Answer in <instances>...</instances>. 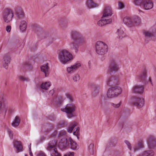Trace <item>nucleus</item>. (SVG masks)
<instances>
[{
	"label": "nucleus",
	"mask_w": 156,
	"mask_h": 156,
	"mask_svg": "<svg viewBox=\"0 0 156 156\" xmlns=\"http://www.w3.org/2000/svg\"><path fill=\"white\" fill-rule=\"evenodd\" d=\"M17 17V21L18 23L20 22V30L22 32L25 31L27 26V24L25 21L23 20H20L24 17V13L23 11L20 9H17L16 12Z\"/></svg>",
	"instance_id": "f257e3e1"
},
{
	"label": "nucleus",
	"mask_w": 156,
	"mask_h": 156,
	"mask_svg": "<svg viewBox=\"0 0 156 156\" xmlns=\"http://www.w3.org/2000/svg\"><path fill=\"white\" fill-rule=\"evenodd\" d=\"M133 2L136 5L141 6L146 10H150L154 6L153 0H133Z\"/></svg>",
	"instance_id": "f03ea898"
},
{
	"label": "nucleus",
	"mask_w": 156,
	"mask_h": 156,
	"mask_svg": "<svg viewBox=\"0 0 156 156\" xmlns=\"http://www.w3.org/2000/svg\"><path fill=\"white\" fill-rule=\"evenodd\" d=\"M58 58L60 62L63 64H65L73 59V55L68 51L63 50L58 54Z\"/></svg>",
	"instance_id": "7ed1b4c3"
},
{
	"label": "nucleus",
	"mask_w": 156,
	"mask_h": 156,
	"mask_svg": "<svg viewBox=\"0 0 156 156\" xmlns=\"http://www.w3.org/2000/svg\"><path fill=\"white\" fill-rule=\"evenodd\" d=\"M77 107L76 105L73 103L67 104L64 107L61 109V111L66 113L67 116L70 118L75 116V112Z\"/></svg>",
	"instance_id": "20e7f679"
},
{
	"label": "nucleus",
	"mask_w": 156,
	"mask_h": 156,
	"mask_svg": "<svg viewBox=\"0 0 156 156\" xmlns=\"http://www.w3.org/2000/svg\"><path fill=\"white\" fill-rule=\"evenodd\" d=\"M70 37L73 42L77 43L79 44L84 43L86 42V39L80 32L74 30L70 33Z\"/></svg>",
	"instance_id": "39448f33"
},
{
	"label": "nucleus",
	"mask_w": 156,
	"mask_h": 156,
	"mask_svg": "<svg viewBox=\"0 0 156 156\" xmlns=\"http://www.w3.org/2000/svg\"><path fill=\"white\" fill-rule=\"evenodd\" d=\"M46 148L50 151L51 156H60V154L58 151L56 147V142L52 140L49 142L47 144Z\"/></svg>",
	"instance_id": "423d86ee"
},
{
	"label": "nucleus",
	"mask_w": 156,
	"mask_h": 156,
	"mask_svg": "<svg viewBox=\"0 0 156 156\" xmlns=\"http://www.w3.org/2000/svg\"><path fill=\"white\" fill-rule=\"evenodd\" d=\"M96 52L98 54L103 55L108 51V46L105 43L101 41H97L95 44Z\"/></svg>",
	"instance_id": "0eeeda50"
},
{
	"label": "nucleus",
	"mask_w": 156,
	"mask_h": 156,
	"mask_svg": "<svg viewBox=\"0 0 156 156\" xmlns=\"http://www.w3.org/2000/svg\"><path fill=\"white\" fill-rule=\"evenodd\" d=\"M121 88L118 86L112 87L109 88L107 94V97L109 98H114L117 97L122 92Z\"/></svg>",
	"instance_id": "6e6552de"
},
{
	"label": "nucleus",
	"mask_w": 156,
	"mask_h": 156,
	"mask_svg": "<svg viewBox=\"0 0 156 156\" xmlns=\"http://www.w3.org/2000/svg\"><path fill=\"white\" fill-rule=\"evenodd\" d=\"M13 16V12L11 9L7 8L4 10L3 18L5 22L6 23L9 22L12 20Z\"/></svg>",
	"instance_id": "1a4fd4ad"
},
{
	"label": "nucleus",
	"mask_w": 156,
	"mask_h": 156,
	"mask_svg": "<svg viewBox=\"0 0 156 156\" xmlns=\"http://www.w3.org/2000/svg\"><path fill=\"white\" fill-rule=\"evenodd\" d=\"M133 105L138 108H140L143 107L144 104V99L142 98L135 97L132 99Z\"/></svg>",
	"instance_id": "9d476101"
},
{
	"label": "nucleus",
	"mask_w": 156,
	"mask_h": 156,
	"mask_svg": "<svg viewBox=\"0 0 156 156\" xmlns=\"http://www.w3.org/2000/svg\"><path fill=\"white\" fill-rule=\"evenodd\" d=\"M81 66V63L79 62H77L68 67L66 68V71L68 74H73Z\"/></svg>",
	"instance_id": "9b49d317"
},
{
	"label": "nucleus",
	"mask_w": 156,
	"mask_h": 156,
	"mask_svg": "<svg viewBox=\"0 0 156 156\" xmlns=\"http://www.w3.org/2000/svg\"><path fill=\"white\" fill-rule=\"evenodd\" d=\"M112 14V7L109 5L106 6L102 12V16L108 19V17L111 16Z\"/></svg>",
	"instance_id": "f8f14e48"
},
{
	"label": "nucleus",
	"mask_w": 156,
	"mask_h": 156,
	"mask_svg": "<svg viewBox=\"0 0 156 156\" xmlns=\"http://www.w3.org/2000/svg\"><path fill=\"white\" fill-rule=\"evenodd\" d=\"M147 143L149 148H152L156 144V138L153 136H149L147 139Z\"/></svg>",
	"instance_id": "ddd939ff"
},
{
	"label": "nucleus",
	"mask_w": 156,
	"mask_h": 156,
	"mask_svg": "<svg viewBox=\"0 0 156 156\" xmlns=\"http://www.w3.org/2000/svg\"><path fill=\"white\" fill-rule=\"evenodd\" d=\"M69 140H67L66 138H62L58 144L59 147L61 149H64L69 146Z\"/></svg>",
	"instance_id": "4468645a"
},
{
	"label": "nucleus",
	"mask_w": 156,
	"mask_h": 156,
	"mask_svg": "<svg viewBox=\"0 0 156 156\" xmlns=\"http://www.w3.org/2000/svg\"><path fill=\"white\" fill-rule=\"evenodd\" d=\"M86 4L87 8L91 9L99 7L100 3L95 2L93 0H87Z\"/></svg>",
	"instance_id": "2eb2a0df"
},
{
	"label": "nucleus",
	"mask_w": 156,
	"mask_h": 156,
	"mask_svg": "<svg viewBox=\"0 0 156 156\" xmlns=\"http://www.w3.org/2000/svg\"><path fill=\"white\" fill-rule=\"evenodd\" d=\"M144 147V142L142 140H140L133 146V149L134 152H135L143 148Z\"/></svg>",
	"instance_id": "dca6fc26"
},
{
	"label": "nucleus",
	"mask_w": 156,
	"mask_h": 156,
	"mask_svg": "<svg viewBox=\"0 0 156 156\" xmlns=\"http://www.w3.org/2000/svg\"><path fill=\"white\" fill-rule=\"evenodd\" d=\"M119 69V67L116 61L114 60H112L110 66L109 71L111 72H115L117 71Z\"/></svg>",
	"instance_id": "f3484780"
},
{
	"label": "nucleus",
	"mask_w": 156,
	"mask_h": 156,
	"mask_svg": "<svg viewBox=\"0 0 156 156\" xmlns=\"http://www.w3.org/2000/svg\"><path fill=\"white\" fill-rule=\"evenodd\" d=\"M111 19H107L102 16L101 19L98 23V25L101 27L103 26L112 22Z\"/></svg>",
	"instance_id": "a211bd4d"
},
{
	"label": "nucleus",
	"mask_w": 156,
	"mask_h": 156,
	"mask_svg": "<svg viewBox=\"0 0 156 156\" xmlns=\"http://www.w3.org/2000/svg\"><path fill=\"white\" fill-rule=\"evenodd\" d=\"M144 87L141 85H136L132 89V92L135 93L142 94L144 92Z\"/></svg>",
	"instance_id": "6ab92c4d"
},
{
	"label": "nucleus",
	"mask_w": 156,
	"mask_h": 156,
	"mask_svg": "<svg viewBox=\"0 0 156 156\" xmlns=\"http://www.w3.org/2000/svg\"><path fill=\"white\" fill-rule=\"evenodd\" d=\"M11 60V57L8 55H5L3 58L2 64L3 66L6 69L8 68V65L9 64Z\"/></svg>",
	"instance_id": "aec40b11"
},
{
	"label": "nucleus",
	"mask_w": 156,
	"mask_h": 156,
	"mask_svg": "<svg viewBox=\"0 0 156 156\" xmlns=\"http://www.w3.org/2000/svg\"><path fill=\"white\" fill-rule=\"evenodd\" d=\"M118 83V79L115 77H112L108 78L107 80V84L109 86H113Z\"/></svg>",
	"instance_id": "412c9836"
},
{
	"label": "nucleus",
	"mask_w": 156,
	"mask_h": 156,
	"mask_svg": "<svg viewBox=\"0 0 156 156\" xmlns=\"http://www.w3.org/2000/svg\"><path fill=\"white\" fill-rule=\"evenodd\" d=\"M41 71L44 73L45 77L48 76L49 73V68L48 63L41 66Z\"/></svg>",
	"instance_id": "4be33fe9"
},
{
	"label": "nucleus",
	"mask_w": 156,
	"mask_h": 156,
	"mask_svg": "<svg viewBox=\"0 0 156 156\" xmlns=\"http://www.w3.org/2000/svg\"><path fill=\"white\" fill-rule=\"evenodd\" d=\"M144 34L146 38H151L153 40L156 39V31L151 32L149 31H145Z\"/></svg>",
	"instance_id": "5701e85b"
},
{
	"label": "nucleus",
	"mask_w": 156,
	"mask_h": 156,
	"mask_svg": "<svg viewBox=\"0 0 156 156\" xmlns=\"http://www.w3.org/2000/svg\"><path fill=\"white\" fill-rule=\"evenodd\" d=\"M13 144L14 147L16 149V153H18L22 151L23 146L20 142L14 140Z\"/></svg>",
	"instance_id": "b1692460"
},
{
	"label": "nucleus",
	"mask_w": 156,
	"mask_h": 156,
	"mask_svg": "<svg viewBox=\"0 0 156 156\" xmlns=\"http://www.w3.org/2000/svg\"><path fill=\"white\" fill-rule=\"evenodd\" d=\"M132 26H137L141 23V19L140 17L138 16H134L132 17Z\"/></svg>",
	"instance_id": "393cba45"
},
{
	"label": "nucleus",
	"mask_w": 156,
	"mask_h": 156,
	"mask_svg": "<svg viewBox=\"0 0 156 156\" xmlns=\"http://www.w3.org/2000/svg\"><path fill=\"white\" fill-rule=\"evenodd\" d=\"M79 44H78L77 43H76L73 42H71L69 43V45L71 50H74L75 53H77L79 51Z\"/></svg>",
	"instance_id": "a878e982"
},
{
	"label": "nucleus",
	"mask_w": 156,
	"mask_h": 156,
	"mask_svg": "<svg viewBox=\"0 0 156 156\" xmlns=\"http://www.w3.org/2000/svg\"><path fill=\"white\" fill-rule=\"evenodd\" d=\"M147 77V71L145 70L143 71L141 73L137 75L136 79L140 81H143L146 79Z\"/></svg>",
	"instance_id": "bb28decb"
},
{
	"label": "nucleus",
	"mask_w": 156,
	"mask_h": 156,
	"mask_svg": "<svg viewBox=\"0 0 156 156\" xmlns=\"http://www.w3.org/2000/svg\"><path fill=\"white\" fill-rule=\"evenodd\" d=\"M117 35V38L119 39H121L125 36V34L124 33L123 30L121 28L118 29L116 32Z\"/></svg>",
	"instance_id": "cd10ccee"
},
{
	"label": "nucleus",
	"mask_w": 156,
	"mask_h": 156,
	"mask_svg": "<svg viewBox=\"0 0 156 156\" xmlns=\"http://www.w3.org/2000/svg\"><path fill=\"white\" fill-rule=\"evenodd\" d=\"M124 23L129 27L132 26V17L126 16L124 18L123 20Z\"/></svg>",
	"instance_id": "c85d7f7f"
},
{
	"label": "nucleus",
	"mask_w": 156,
	"mask_h": 156,
	"mask_svg": "<svg viewBox=\"0 0 156 156\" xmlns=\"http://www.w3.org/2000/svg\"><path fill=\"white\" fill-rule=\"evenodd\" d=\"M154 155L153 151L151 150H148L144 151L137 156H153Z\"/></svg>",
	"instance_id": "c756f323"
},
{
	"label": "nucleus",
	"mask_w": 156,
	"mask_h": 156,
	"mask_svg": "<svg viewBox=\"0 0 156 156\" xmlns=\"http://www.w3.org/2000/svg\"><path fill=\"white\" fill-rule=\"evenodd\" d=\"M51 83L49 82H45L42 83L40 85L41 88L45 90H47L51 86Z\"/></svg>",
	"instance_id": "7c9ffc66"
},
{
	"label": "nucleus",
	"mask_w": 156,
	"mask_h": 156,
	"mask_svg": "<svg viewBox=\"0 0 156 156\" xmlns=\"http://www.w3.org/2000/svg\"><path fill=\"white\" fill-rule=\"evenodd\" d=\"M69 143L70 145V148L73 150H76L78 149L79 147L77 144L74 142L71 139H69Z\"/></svg>",
	"instance_id": "2f4dec72"
},
{
	"label": "nucleus",
	"mask_w": 156,
	"mask_h": 156,
	"mask_svg": "<svg viewBox=\"0 0 156 156\" xmlns=\"http://www.w3.org/2000/svg\"><path fill=\"white\" fill-rule=\"evenodd\" d=\"M20 120L18 116H16L14 120L12 123V125L14 127H16L18 126L20 123Z\"/></svg>",
	"instance_id": "473e14b6"
},
{
	"label": "nucleus",
	"mask_w": 156,
	"mask_h": 156,
	"mask_svg": "<svg viewBox=\"0 0 156 156\" xmlns=\"http://www.w3.org/2000/svg\"><path fill=\"white\" fill-rule=\"evenodd\" d=\"M117 143V140L115 139H111L108 143L109 147H113L115 146Z\"/></svg>",
	"instance_id": "72a5a7b5"
},
{
	"label": "nucleus",
	"mask_w": 156,
	"mask_h": 156,
	"mask_svg": "<svg viewBox=\"0 0 156 156\" xmlns=\"http://www.w3.org/2000/svg\"><path fill=\"white\" fill-rule=\"evenodd\" d=\"M80 79V76L79 74L76 73L74 74L73 77V79L74 82H77L79 81Z\"/></svg>",
	"instance_id": "f704fd0d"
},
{
	"label": "nucleus",
	"mask_w": 156,
	"mask_h": 156,
	"mask_svg": "<svg viewBox=\"0 0 156 156\" xmlns=\"http://www.w3.org/2000/svg\"><path fill=\"white\" fill-rule=\"evenodd\" d=\"M76 125V123L73 122L70 125V126L67 129L68 132L69 133H72L73 129Z\"/></svg>",
	"instance_id": "c9c22d12"
},
{
	"label": "nucleus",
	"mask_w": 156,
	"mask_h": 156,
	"mask_svg": "<svg viewBox=\"0 0 156 156\" xmlns=\"http://www.w3.org/2000/svg\"><path fill=\"white\" fill-rule=\"evenodd\" d=\"M19 79L23 81L28 82L30 81L29 78L27 77H25L22 76H20L19 77Z\"/></svg>",
	"instance_id": "e433bc0d"
},
{
	"label": "nucleus",
	"mask_w": 156,
	"mask_h": 156,
	"mask_svg": "<svg viewBox=\"0 0 156 156\" xmlns=\"http://www.w3.org/2000/svg\"><path fill=\"white\" fill-rule=\"evenodd\" d=\"M94 144L92 143L90 144L88 147L89 151L91 154H93L94 153Z\"/></svg>",
	"instance_id": "4c0bfd02"
},
{
	"label": "nucleus",
	"mask_w": 156,
	"mask_h": 156,
	"mask_svg": "<svg viewBox=\"0 0 156 156\" xmlns=\"http://www.w3.org/2000/svg\"><path fill=\"white\" fill-rule=\"evenodd\" d=\"M122 101H120V102L117 104H115L113 103H111V106H112L114 108H119L122 104Z\"/></svg>",
	"instance_id": "58836bf2"
},
{
	"label": "nucleus",
	"mask_w": 156,
	"mask_h": 156,
	"mask_svg": "<svg viewBox=\"0 0 156 156\" xmlns=\"http://www.w3.org/2000/svg\"><path fill=\"white\" fill-rule=\"evenodd\" d=\"M125 7L124 4L123 2L119 1L118 2V7L120 9H122Z\"/></svg>",
	"instance_id": "ea45409f"
},
{
	"label": "nucleus",
	"mask_w": 156,
	"mask_h": 156,
	"mask_svg": "<svg viewBox=\"0 0 156 156\" xmlns=\"http://www.w3.org/2000/svg\"><path fill=\"white\" fill-rule=\"evenodd\" d=\"M79 130L80 128L79 127H77L76 130L75 129H74L73 134L77 136L79 134Z\"/></svg>",
	"instance_id": "a19ab883"
},
{
	"label": "nucleus",
	"mask_w": 156,
	"mask_h": 156,
	"mask_svg": "<svg viewBox=\"0 0 156 156\" xmlns=\"http://www.w3.org/2000/svg\"><path fill=\"white\" fill-rule=\"evenodd\" d=\"M124 142L126 144V145L127 146L129 150H131L132 149L131 144L129 143V142L127 140H125Z\"/></svg>",
	"instance_id": "79ce46f5"
},
{
	"label": "nucleus",
	"mask_w": 156,
	"mask_h": 156,
	"mask_svg": "<svg viewBox=\"0 0 156 156\" xmlns=\"http://www.w3.org/2000/svg\"><path fill=\"white\" fill-rule=\"evenodd\" d=\"M37 156H47L46 154L42 151H39L37 154Z\"/></svg>",
	"instance_id": "37998d69"
},
{
	"label": "nucleus",
	"mask_w": 156,
	"mask_h": 156,
	"mask_svg": "<svg viewBox=\"0 0 156 156\" xmlns=\"http://www.w3.org/2000/svg\"><path fill=\"white\" fill-rule=\"evenodd\" d=\"M57 100L58 101V102L59 103H60L62 102L65 99V98L62 97L61 96H59L57 97Z\"/></svg>",
	"instance_id": "c03bdc74"
},
{
	"label": "nucleus",
	"mask_w": 156,
	"mask_h": 156,
	"mask_svg": "<svg viewBox=\"0 0 156 156\" xmlns=\"http://www.w3.org/2000/svg\"><path fill=\"white\" fill-rule=\"evenodd\" d=\"M66 96L67 98H69L70 101H73V97L69 94H66Z\"/></svg>",
	"instance_id": "a18cd8bd"
},
{
	"label": "nucleus",
	"mask_w": 156,
	"mask_h": 156,
	"mask_svg": "<svg viewBox=\"0 0 156 156\" xmlns=\"http://www.w3.org/2000/svg\"><path fill=\"white\" fill-rule=\"evenodd\" d=\"M64 156H74V153L73 152H68L66 153Z\"/></svg>",
	"instance_id": "49530a36"
},
{
	"label": "nucleus",
	"mask_w": 156,
	"mask_h": 156,
	"mask_svg": "<svg viewBox=\"0 0 156 156\" xmlns=\"http://www.w3.org/2000/svg\"><path fill=\"white\" fill-rule=\"evenodd\" d=\"M66 132L64 130H62L60 131L58 134L59 136H61L66 134Z\"/></svg>",
	"instance_id": "de8ad7c7"
},
{
	"label": "nucleus",
	"mask_w": 156,
	"mask_h": 156,
	"mask_svg": "<svg viewBox=\"0 0 156 156\" xmlns=\"http://www.w3.org/2000/svg\"><path fill=\"white\" fill-rule=\"evenodd\" d=\"M8 132L9 134V136L10 138L11 139L13 138V133L12 132L10 129H9L8 130Z\"/></svg>",
	"instance_id": "09e8293b"
},
{
	"label": "nucleus",
	"mask_w": 156,
	"mask_h": 156,
	"mask_svg": "<svg viewBox=\"0 0 156 156\" xmlns=\"http://www.w3.org/2000/svg\"><path fill=\"white\" fill-rule=\"evenodd\" d=\"M11 26L8 25L6 27V29L7 32H10L11 30Z\"/></svg>",
	"instance_id": "8fccbe9b"
},
{
	"label": "nucleus",
	"mask_w": 156,
	"mask_h": 156,
	"mask_svg": "<svg viewBox=\"0 0 156 156\" xmlns=\"http://www.w3.org/2000/svg\"><path fill=\"white\" fill-rule=\"evenodd\" d=\"M4 110L3 105L1 101H0V112Z\"/></svg>",
	"instance_id": "3c124183"
},
{
	"label": "nucleus",
	"mask_w": 156,
	"mask_h": 156,
	"mask_svg": "<svg viewBox=\"0 0 156 156\" xmlns=\"http://www.w3.org/2000/svg\"><path fill=\"white\" fill-rule=\"evenodd\" d=\"M31 144H30L29 146L30 154V156H33V155L32 153L31 149Z\"/></svg>",
	"instance_id": "603ef678"
},
{
	"label": "nucleus",
	"mask_w": 156,
	"mask_h": 156,
	"mask_svg": "<svg viewBox=\"0 0 156 156\" xmlns=\"http://www.w3.org/2000/svg\"><path fill=\"white\" fill-rule=\"evenodd\" d=\"M54 93V91L53 90H51L49 91V94L51 95H52Z\"/></svg>",
	"instance_id": "864d4df0"
},
{
	"label": "nucleus",
	"mask_w": 156,
	"mask_h": 156,
	"mask_svg": "<svg viewBox=\"0 0 156 156\" xmlns=\"http://www.w3.org/2000/svg\"><path fill=\"white\" fill-rule=\"evenodd\" d=\"M149 80L150 82H151V84L152 85V86H153V84L152 83V82H151V79L150 78H149Z\"/></svg>",
	"instance_id": "5fc2aeb1"
},
{
	"label": "nucleus",
	"mask_w": 156,
	"mask_h": 156,
	"mask_svg": "<svg viewBox=\"0 0 156 156\" xmlns=\"http://www.w3.org/2000/svg\"><path fill=\"white\" fill-rule=\"evenodd\" d=\"M139 11L140 12H142V11L140 10H139Z\"/></svg>",
	"instance_id": "6e6d98bb"
},
{
	"label": "nucleus",
	"mask_w": 156,
	"mask_h": 156,
	"mask_svg": "<svg viewBox=\"0 0 156 156\" xmlns=\"http://www.w3.org/2000/svg\"><path fill=\"white\" fill-rule=\"evenodd\" d=\"M129 154H130V156H132V154L130 152L129 153Z\"/></svg>",
	"instance_id": "4d7b16f0"
},
{
	"label": "nucleus",
	"mask_w": 156,
	"mask_h": 156,
	"mask_svg": "<svg viewBox=\"0 0 156 156\" xmlns=\"http://www.w3.org/2000/svg\"><path fill=\"white\" fill-rule=\"evenodd\" d=\"M24 156H27V154H25Z\"/></svg>",
	"instance_id": "13d9d810"
},
{
	"label": "nucleus",
	"mask_w": 156,
	"mask_h": 156,
	"mask_svg": "<svg viewBox=\"0 0 156 156\" xmlns=\"http://www.w3.org/2000/svg\"><path fill=\"white\" fill-rule=\"evenodd\" d=\"M100 104L101 105L102 104V103H101V101L100 102Z\"/></svg>",
	"instance_id": "bf43d9fd"
},
{
	"label": "nucleus",
	"mask_w": 156,
	"mask_h": 156,
	"mask_svg": "<svg viewBox=\"0 0 156 156\" xmlns=\"http://www.w3.org/2000/svg\"><path fill=\"white\" fill-rule=\"evenodd\" d=\"M103 97V96L102 95L101 96V98H102Z\"/></svg>",
	"instance_id": "052dcab7"
}]
</instances>
